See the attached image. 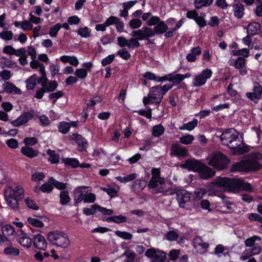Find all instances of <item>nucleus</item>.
<instances>
[{
    "mask_svg": "<svg viewBox=\"0 0 262 262\" xmlns=\"http://www.w3.org/2000/svg\"><path fill=\"white\" fill-rule=\"evenodd\" d=\"M220 138L223 145L228 146L232 149H235V152L238 154H244L249 150L239 137L238 133L234 129H227L222 134Z\"/></svg>",
    "mask_w": 262,
    "mask_h": 262,
    "instance_id": "nucleus-1",
    "label": "nucleus"
},
{
    "mask_svg": "<svg viewBox=\"0 0 262 262\" xmlns=\"http://www.w3.org/2000/svg\"><path fill=\"white\" fill-rule=\"evenodd\" d=\"M261 159V154L259 152L254 153L248 159L233 164L231 167V170L232 172H234L249 171L258 170L260 168V164L258 161Z\"/></svg>",
    "mask_w": 262,
    "mask_h": 262,
    "instance_id": "nucleus-2",
    "label": "nucleus"
},
{
    "mask_svg": "<svg viewBox=\"0 0 262 262\" xmlns=\"http://www.w3.org/2000/svg\"><path fill=\"white\" fill-rule=\"evenodd\" d=\"M4 193L5 200L10 207L14 210H17L19 208V201L24 198L23 188L20 186H17L14 188L8 186L5 188Z\"/></svg>",
    "mask_w": 262,
    "mask_h": 262,
    "instance_id": "nucleus-3",
    "label": "nucleus"
},
{
    "mask_svg": "<svg viewBox=\"0 0 262 262\" xmlns=\"http://www.w3.org/2000/svg\"><path fill=\"white\" fill-rule=\"evenodd\" d=\"M229 163V159L220 152L212 154L208 159V164L219 170L226 168Z\"/></svg>",
    "mask_w": 262,
    "mask_h": 262,
    "instance_id": "nucleus-4",
    "label": "nucleus"
},
{
    "mask_svg": "<svg viewBox=\"0 0 262 262\" xmlns=\"http://www.w3.org/2000/svg\"><path fill=\"white\" fill-rule=\"evenodd\" d=\"M235 180L226 177H218L212 182L213 188L219 189L221 191H233Z\"/></svg>",
    "mask_w": 262,
    "mask_h": 262,
    "instance_id": "nucleus-5",
    "label": "nucleus"
},
{
    "mask_svg": "<svg viewBox=\"0 0 262 262\" xmlns=\"http://www.w3.org/2000/svg\"><path fill=\"white\" fill-rule=\"evenodd\" d=\"M48 239L53 244L62 248H66L70 244L68 237L62 232H50L48 234Z\"/></svg>",
    "mask_w": 262,
    "mask_h": 262,
    "instance_id": "nucleus-6",
    "label": "nucleus"
},
{
    "mask_svg": "<svg viewBox=\"0 0 262 262\" xmlns=\"http://www.w3.org/2000/svg\"><path fill=\"white\" fill-rule=\"evenodd\" d=\"M161 91V86L152 87L150 89L148 96L144 97L143 99V103L144 105H146L149 103L159 104L163 97Z\"/></svg>",
    "mask_w": 262,
    "mask_h": 262,
    "instance_id": "nucleus-7",
    "label": "nucleus"
},
{
    "mask_svg": "<svg viewBox=\"0 0 262 262\" xmlns=\"http://www.w3.org/2000/svg\"><path fill=\"white\" fill-rule=\"evenodd\" d=\"M155 35V32H153V30L147 27H143L142 29L137 31L132 32V36L139 35L138 39L140 40L145 39L147 41L146 45L154 43L153 40L150 39V37H153Z\"/></svg>",
    "mask_w": 262,
    "mask_h": 262,
    "instance_id": "nucleus-8",
    "label": "nucleus"
},
{
    "mask_svg": "<svg viewBox=\"0 0 262 262\" xmlns=\"http://www.w3.org/2000/svg\"><path fill=\"white\" fill-rule=\"evenodd\" d=\"M145 255L151 258L152 262H164L166 257V254L164 252L155 248L148 249L146 251Z\"/></svg>",
    "mask_w": 262,
    "mask_h": 262,
    "instance_id": "nucleus-9",
    "label": "nucleus"
},
{
    "mask_svg": "<svg viewBox=\"0 0 262 262\" xmlns=\"http://www.w3.org/2000/svg\"><path fill=\"white\" fill-rule=\"evenodd\" d=\"M212 74V72L210 69H206L201 74L196 76L193 79V85L194 86H200L206 83L207 80L210 78Z\"/></svg>",
    "mask_w": 262,
    "mask_h": 262,
    "instance_id": "nucleus-10",
    "label": "nucleus"
},
{
    "mask_svg": "<svg viewBox=\"0 0 262 262\" xmlns=\"http://www.w3.org/2000/svg\"><path fill=\"white\" fill-rule=\"evenodd\" d=\"M190 199V193L187 191L186 190H177V200L181 207L184 208L185 204L189 202Z\"/></svg>",
    "mask_w": 262,
    "mask_h": 262,
    "instance_id": "nucleus-11",
    "label": "nucleus"
},
{
    "mask_svg": "<svg viewBox=\"0 0 262 262\" xmlns=\"http://www.w3.org/2000/svg\"><path fill=\"white\" fill-rule=\"evenodd\" d=\"M33 117V114L30 112H25L19 116L16 119L11 121V123L16 127L19 126L27 123L29 120Z\"/></svg>",
    "mask_w": 262,
    "mask_h": 262,
    "instance_id": "nucleus-12",
    "label": "nucleus"
},
{
    "mask_svg": "<svg viewBox=\"0 0 262 262\" xmlns=\"http://www.w3.org/2000/svg\"><path fill=\"white\" fill-rule=\"evenodd\" d=\"M252 190L253 188L250 183H246L239 179L235 180L233 188L234 192H238L241 190L252 191Z\"/></svg>",
    "mask_w": 262,
    "mask_h": 262,
    "instance_id": "nucleus-13",
    "label": "nucleus"
},
{
    "mask_svg": "<svg viewBox=\"0 0 262 262\" xmlns=\"http://www.w3.org/2000/svg\"><path fill=\"white\" fill-rule=\"evenodd\" d=\"M171 154L178 157H186L188 156L189 152L186 148L180 144H174L171 146Z\"/></svg>",
    "mask_w": 262,
    "mask_h": 262,
    "instance_id": "nucleus-14",
    "label": "nucleus"
},
{
    "mask_svg": "<svg viewBox=\"0 0 262 262\" xmlns=\"http://www.w3.org/2000/svg\"><path fill=\"white\" fill-rule=\"evenodd\" d=\"M253 92L247 93V97L251 100L257 103L258 100L260 99L262 95V87L258 83H256L253 88Z\"/></svg>",
    "mask_w": 262,
    "mask_h": 262,
    "instance_id": "nucleus-15",
    "label": "nucleus"
},
{
    "mask_svg": "<svg viewBox=\"0 0 262 262\" xmlns=\"http://www.w3.org/2000/svg\"><path fill=\"white\" fill-rule=\"evenodd\" d=\"M194 247L200 253H205L209 246V244L203 242L200 236H196L193 240Z\"/></svg>",
    "mask_w": 262,
    "mask_h": 262,
    "instance_id": "nucleus-16",
    "label": "nucleus"
},
{
    "mask_svg": "<svg viewBox=\"0 0 262 262\" xmlns=\"http://www.w3.org/2000/svg\"><path fill=\"white\" fill-rule=\"evenodd\" d=\"M86 187L81 186L76 188L74 193V201L75 204L80 203L82 201H83L84 195L88 193V192L85 190Z\"/></svg>",
    "mask_w": 262,
    "mask_h": 262,
    "instance_id": "nucleus-17",
    "label": "nucleus"
},
{
    "mask_svg": "<svg viewBox=\"0 0 262 262\" xmlns=\"http://www.w3.org/2000/svg\"><path fill=\"white\" fill-rule=\"evenodd\" d=\"M71 139L74 140L78 144L79 151H83L86 150L88 143L82 136L77 134H73L71 136Z\"/></svg>",
    "mask_w": 262,
    "mask_h": 262,
    "instance_id": "nucleus-18",
    "label": "nucleus"
},
{
    "mask_svg": "<svg viewBox=\"0 0 262 262\" xmlns=\"http://www.w3.org/2000/svg\"><path fill=\"white\" fill-rule=\"evenodd\" d=\"M203 165V164L199 161L187 160L185 164L182 166L183 167H186L189 170L199 172Z\"/></svg>",
    "mask_w": 262,
    "mask_h": 262,
    "instance_id": "nucleus-19",
    "label": "nucleus"
},
{
    "mask_svg": "<svg viewBox=\"0 0 262 262\" xmlns=\"http://www.w3.org/2000/svg\"><path fill=\"white\" fill-rule=\"evenodd\" d=\"M215 171L203 164L199 171V176L202 179H208L215 175Z\"/></svg>",
    "mask_w": 262,
    "mask_h": 262,
    "instance_id": "nucleus-20",
    "label": "nucleus"
},
{
    "mask_svg": "<svg viewBox=\"0 0 262 262\" xmlns=\"http://www.w3.org/2000/svg\"><path fill=\"white\" fill-rule=\"evenodd\" d=\"M34 246L37 249L40 250H45L47 247V243L43 236L40 234H37L33 237Z\"/></svg>",
    "mask_w": 262,
    "mask_h": 262,
    "instance_id": "nucleus-21",
    "label": "nucleus"
},
{
    "mask_svg": "<svg viewBox=\"0 0 262 262\" xmlns=\"http://www.w3.org/2000/svg\"><path fill=\"white\" fill-rule=\"evenodd\" d=\"M246 59L244 57H238L234 61L233 66L239 70V73L242 75L247 74V70L245 68Z\"/></svg>",
    "mask_w": 262,
    "mask_h": 262,
    "instance_id": "nucleus-22",
    "label": "nucleus"
},
{
    "mask_svg": "<svg viewBox=\"0 0 262 262\" xmlns=\"http://www.w3.org/2000/svg\"><path fill=\"white\" fill-rule=\"evenodd\" d=\"M4 91L7 93H13L14 94H21V91L20 89L15 86L12 83L5 82L3 84Z\"/></svg>",
    "mask_w": 262,
    "mask_h": 262,
    "instance_id": "nucleus-23",
    "label": "nucleus"
},
{
    "mask_svg": "<svg viewBox=\"0 0 262 262\" xmlns=\"http://www.w3.org/2000/svg\"><path fill=\"white\" fill-rule=\"evenodd\" d=\"M20 151L24 155L30 158H33L36 157L39 152L37 149H33L28 146L22 147L20 149Z\"/></svg>",
    "mask_w": 262,
    "mask_h": 262,
    "instance_id": "nucleus-24",
    "label": "nucleus"
},
{
    "mask_svg": "<svg viewBox=\"0 0 262 262\" xmlns=\"http://www.w3.org/2000/svg\"><path fill=\"white\" fill-rule=\"evenodd\" d=\"M246 29L248 34L253 36L260 32V24L257 23H252L248 25Z\"/></svg>",
    "mask_w": 262,
    "mask_h": 262,
    "instance_id": "nucleus-25",
    "label": "nucleus"
},
{
    "mask_svg": "<svg viewBox=\"0 0 262 262\" xmlns=\"http://www.w3.org/2000/svg\"><path fill=\"white\" fill-rule=\"evenodd\" d=\"M201 48L198 46L193 48L190 50V53L186 56V59L189 62H194L196 60V56L201 54Z\"/></svg>",
    "mask_w": 262,
    "mask_h": 262,
    "instance_id": "nucleus-26",
    "label": "nucleus"
},
{
    "mask_svg": "<svg viewBox=\"0 0 262 262\" xmlns=\"http://www.w3.org/2000/svg\"><path fill=\"white\" fill-rule=\"evenodd\" d=\"M32 240L26 233H23L19 238V244L26 248H30L32 245Z\"/></svg>",
    "mask_w": 262,
    "mask_h": 262,
    "instance_id": "nucleus-27",
    "label": "nucleus"
},
{
    "mask_svg": "<svg viewBox=\"0 0 262 262\" xmlns=\"http://www.w3.org/2000/svg\"><path fill=\"white\" fill-rule=\"evenodd\" d=\"M160 186L157 189L153 191V193L157 194L158 193H162L163 195L167 194L169 188L166 187V184L165 183V180L164 178H160L158 180Z\"/></svg>",
    "mask_w": 262,
    "mask_h": 262,
    "instance_id": "nucleus-28",
    "label": "nucleus"
},
{
    "mask_svg": "<svg viewBox=\"0 0 262 262\" xmlns=\"http://www.w3.org/2000/svg\"><path fill=\"white\" fill-rule=\"evenodd\" d=\"M147 182L144 180H137L134 181L132 186L133 191H141L146 186Z\"/></svg>",
    "mask_w": 262,
    "mask_h": 262,
    "instance_id": "nucleus-29",
    "label": "nucleus"
},
{
    "mask_svg": "<svg viewBox=\"0 0 262 262\" xmlns=\"http://www.w3.org/2000/svg\"><path fill=\"white\" fill-rule=\"evenodd\" d=\"M168 30V26L163 21H161L157 24L154 27V30H153V32H155L156 34H163L165 33Z\"/></svg>",
    "mask_w": 262,
    "mask_h": 262,
    "instance_id": "nucleus-30",
    "label": "nucleus"
},
{
    "mask_svg": "<svg viewBox=\"0 0 262 262\" xmlns=\"http://www.w3.org/2000/svg\"><path fill=\"white\" fill-rule=\"evenodd\" d=\"M233 9L235 16L238 18H242L244 15V5L238 3L233 6Z\"/></svg>",
    "mask_w": 262,
    "mask_h": 262,
    "instance_id": "nucleus-31",
    "label": "nucleus"
},
{
    "mask_svg": "<svg viewBox=\"0 0 262 262\" xmlns=\"http://www.w3.org/2000/svg\"><path fill=\"white\" fill-rule=\"evenodd\" d=\"M260 237L257 235H253L249 238H248L245 241V245L246 247H253L256 245L255 242L260 241Z\"/></svg>",
    "mask_w": 262,
    "mask_h": 262,
    "instance_id": "nucleus-32",
    "label": "nucleus"
},
{
    "mask_svg": "<svg viewBox=\"0 0 262 262\" xmlns=\"http://www.w3.org/2000/svg\"><path fill=\"white\" fill-rule=\"evenodd\" d=\"M107 222H113L117 224L125 223L127 221V217L125 216L120 215L110 216L106 219Z\"/></svg>",
    "mask_w": 262,
    "mask_h": 262,
    "instance_id": "nucleus-33",
    "label": "nucleus"
},
{
    "mask_svg": "<svg viewBox=\"0 0 262 262\" xmlns=\"http://www.w3.org/2000/svg\"><path fill=\"white\" fill-rule=\"evenodd\" d=\"M47 154L50 156L48 160L51 163L56 164L58 163L59 161V156L58 154L56 153L55 151L48 149L47 150Z\"/></svg>",
    "mask_w": 262,
    "mask_h": 262,
    "instance_id": "nucleus-34",
    "label": "nucleus"
},
{
    "mask_svg": "<svg viewBox=\"0 0 262 262\" xmlns=\"http://www.w3.org/2000/svg\"><path fill=\"white\" fill-rule=\"evenodd\" d=\"M134 38H130L128 40V44L127 47L129 49H134L135 48H138L140 45L138 41L140 39H138L139 35L132 36Z\"/></svg>",
    "mask_w": 262,
    "mask_h": 262,
    "instance_id": "nucleus-35",
    "label": "nucleus"
},
{
    "mask_svg": "<svg viewBox=\"0 0 262 262\" xmlns=\"http://www.w3.org/2000/svg\"><path fill=\"white\" fill-rule=\"evenodd\" d=\"M2 231L4 236L7 237V236L13 235L15 232L14 228L10 225H7L2 228Z\"/></svg>",
    "mask_w": 262,
    "mask_h": 262,
    "instance_id": "nucleus-36",
    "label": "nucleus"
},
{
    "mask_svg": "<svg viewBox=\"0 0 262 262\" xmlns=\"http://www.w3.org/2000/svg\"><path fill=\"white\" fill-rule=\"evenodd\" d=\"M198 125V120L195 119H193L192 121L187 123L183 124L182 126L179 127L180 130H191L195 128Z\"/></svg>",
    "mask_w": 262,
    "mask_h": 262,
    "instance_id": "nucleus-37",
    "label": "nucleus"
},
{
    "mask_svg": "<svg viewBox=\"0 0 262 262\" xmlns=\"http://www.w3.org/2000/svg\"><path fill=\"white\" fill-rule=\"evenodd\" d=\"M37 76L33 75L26 81V87L28 90H33L37 83Z\"/></svg>",
    "mask_w": 262,
    "mask_h": 262,
    "instance_id": "nucleus-38",
    "label": "nucleus"
},
{
    "mask_svg": "<svg viewBox=\"0 0 262 262\" xmlns=\"http://www.w3.org/2000/svg\"><path fill=\"white\" fill-rule=\"evenodd\" d=\"M60 203L62 205H66L70 201L69 192L67 191H62L59 194Z\"/></svg>",
    "mask_w": 262,
    "mask_h": 262,
    "instance_id": "nucleus-39",
    "label": "nucleus"
},
{
    "mask_svg": "<svg viewBox=\"0 0 262 262\" xmlns=\"http://www.w3.org/2000/svg\"><path fill=\"white\" fill-rule=\"evenodd\" d=\"M48 182L54 185L57 189L64 190L66 188V184L55 180L53 177H50Z\"/></svg>",
    "mask_w": 262,
    "mask_h": 262,
    "instance_id": "nucleus-40",
    "label": "nucleus"
},
{
    "mask_svg": "<svg viewBox=\"0 0 262 262\" xmlns=\"http://www.w3.org/2000/svg\"><path fill=\"white\" fill-rule=\"evenodd\" d=\"M123 256L126 257L125 261L134 262L136 257V254L131 251L128 248H127L123 254Z\"/></svg>",
    "mask_w": 262,
    "mask_h": 262,
    "instance_id": "nucleus-41",
    "label": "nucleus"
},
{
    "mask_svg": "<svg viewBox=\"0 0 262 262\" xmlns=\"http://www.w3.org/2000/svg\"><path fill=\"white\" fill-rule=\"evenodd\" d=\"M70 127L71 124L67 122H61L58 126L59 131L64 134L69 132Z\"/></svg>",
    "mask_w": 262,
    "mask_h": 262,
    "instance_id": "nucleus-42",
    "label": "nucleus"
},
{
    "mask_svg": "<svg viewBox=\"0 0 262 262\" xmlns=\"http://www.w3.org/2000/svg\"><path fill=\"white\" fill-rule=\"evenodd\" d=\"M4 253L6 255L17 256L19 254V250L12 246H8L5 248Z\"/></svg>",
    "mask_w": 262,
    "mask_h": 262,
    "instance_id": "nucleus-43",
    "label": "nucleus"
},
{
    "mask_svg": "<svg viewBox=\"0 0 262 262\" xmlns=\"http://www.w3.org/2000/svg\"><path fill=\"white\" fill-rule=\"evenodd\" d=\"M63 163L67 165H70L73 168H76L79 166L78 161L75 158H66L62 159Z\"/></svg>",
    "mask_w": 262,
    "mask_h": 262,
    "instance_id": "nucleus-44",
    "label": "nucleus"
},
{
    "mask_svg": "<svg viewBox=\"0 0 262 262\" xmlns=\"http://www.w3.org/2000/svg\"><path fill=\"white\" fill-rule=\"evenodd\" d=\"M165 131L164 128L161 124L154 126L152 128V135L155 137H159L162 135Z\"/></svg>",
    "mask_w": 262,
    "mask_h": 262,
    "instance_id": "nucleus-45",
    "label": "nucleus"
},
{
    "mask_svg": "<svg viewBox=\"0 0 262 262\" xmlns=\"http://www.w3.org/2000/svg\"><path fill=\"white\" fill-rule=\"evenodd\" d=\"M137 174L136 173H132L125 177H117V180L121 183H125L134 180L136 178Z\"/></svg>",
    "mask_w": 262,
    "mask_h": 262,
    "instance_id": "nucleus-46",
    "label": "nucleus"
},
{
    "mask_svg": "<svg viewBox=\"0 0 262 262\" xmlns=\"http://www.w3.org/2000/svg\"><path fill=\"white\" fill-rule=\"evenodd\" d=\"M194 140V137L191 135H187L182 136L180 138V142L183 144L188 145L191 144Z\"/></svg>",
    "mask_w": 262,
    "mask_h": 262,
    "instance_id": "nucleus-47",
    "label": "nucleus"
},
{
    "mask_svg": "<svg viewBox=\"0 0 262 262\" xmlns=\"http://www.w3.org/2000/svg\"><path fill=\"white\" fill-rule=\"evenodd\" d=\"M115 233L117 236L125 240L131 239L133 237V235L127 232L117 230Z\"/></svg>",
    "mask_w": 262,
    "mask_h": 262,
    "instance_id": "nucleus-48",
    "label": "nucleus"
},
{
    "mask_svg": "<svg viewBox=\"0 0 262 262\" xmlns=\"http://www.w3.org/2000/svg\"><path fill=\"white\" fill-rule=\"evenodd\" d=\"M117 55H119L122 59L126 60L129 59L131 56L130 54L129 53L126 48H123L118 51L117 52Z\"/></svg>",
    "mask_w": 262,
    "mask_h": 262,
    "instance_id": "nucleus-49",
    "label": "nucleus"
},
{
    "mask_svg": "<svg viewBox=\"0 0 262 262\" xmlns=\"http://www.w3.org/2000/svg\"><path fill=\"white\" fill-rule=\"evenodd\" d=\"M61 28V25L59 23L56 24L51 27L49 31V35L53 37H56L58 32Z\"/></svg>",
    "mask_w": 262,
    "mask_h": 262,
    "instance_id": "nucleus-50",
    "label": "nucleus"
},
{
    "mask_svg": "<svg viewBox=\"0 0 262 262\" xmlns=\"http://www.w3.org/2000/svg\"><path fill=\"white\" fill-rule=\"evenodd\" d=\"M206 189L199 188L195 190L194 192V196L196 200H199L201 199L206 194Z\"/></svg>",
    "mask_w": 262,
    "mask_h": 262,
    "instance_id": "nucleus-51",
    "label": "nucleus"
},
{
    "mask_svg": "<svg viewBox=\"0 0 262 262\" xmlns=\"http://www.w3.org/2000/svg\"><path fill=\"white\" fill-rule=\"evenodd\" d=\"M27 220L29 224L33 225V226L37 227H42L44 226L43 223L37 219L32 217H28Z\"/></svg>",
    "mask_w": 262,
    "mask_h": 262,
    "instance_id": "nucleus-52",
    "label": "nucleus"
},
{
    "mask_svg": "<svg viewBox=\"0 0 262 262\" xmlns=\"http://www.w3.org/2000/svg\"><path fill=\"white\" fill-rule=\"evenodd\" d=\"M77 33L80 36L84 38H88L90 36L89 29L86 27L79 29L77 31Z\"/></svg>",
    "mask_w": 262,
    "mask_h": 262,
    "instance_id": "nucleus-53",
    "label": "nucleus"
},
{
    "mask_svg": "<svg viewBox=\"0 0 262 262\" xmlns=\"http://www.w3.org/2000/svg\"><path fill=\"white\" fill-rule=\"evenodd\" d=\"M88 74L87 70L85 69H78L75 71V75L76 77H78L81 79L85 78Z\"/></svg>",
    "mask_w": 262,
    "mask_h": 262,
    "instance_id": "nucleus-54",
    "label": "nucleus"
},
{
    "mask_svg": "<svg viewBox=\"0 0 262 262\" xmlns=\"http://www.w3.org/2000/svg\"><path fill=\"white\" fill-rule=\"evenodd\" d=\"M49 183H49V182H48V183H44L39 187V189L43 192H45V193L51 192L52 191V190L53 189V186Z\"/></svg>",
    "mask_w": 262,
    "mask_h": 262,
    "instance_id": "nucleus-55",
    "label": "nucleus"
},
{
    "mask_svg": "<svg viewBox=\"0 0 262 262\" xmlns=\"http://www.w3.org/2000/svg\"><path fill=\"white\" fill-rule=\"evenodd\" d=\"M166 239L169 241H173L179 237L178 234L174 231H169L165 235Z\"/></svg>",
    "mask_w": 262,
    "mask_h": 262,
    "instance_id": "nucleus-56",
    "label": "nucleus"
},
{
    "mask_svg": "<svg viewBox=\"0 0 262 262\" xmlns=\"http://www.w3.org/2000/svg\"><path fill=\"white\" fill-rule=\"evenodd\" d=\"M161 21L160 17L156 16H151L147 22V25L148 26H156Z\"/></svg>",
    "mask_w": 262,
    "mask_h": 262,
    "instance_id": "nucleus-57",
    "label": "nucleus"
},
{
    "mask_svg": "<svg viewBox=\"0 0 262 262\" xmlns=\"http://www.w3.org/2000/svg\"><path fill=\"white\" fill-rule=\"evenodd\" d=\"M212 1H195L194 5L197 9H201L203 7H207L212 4Z\"/></svg>",
    "mask_w": 262,
    "mask_h": 262,
    "instance_id": "nucleus-58",
    "label": "nucleus"
},
{
    "mask_svg": "<svg viewBox=\"0 0 262 262\" xmlns=\"http://www.w3.org/2000/svg\"><path fill=\"white\" fill-rule=\"evenodd\" d=\"M64 94L62 91H58L56 93H51L49 95V98L50 99H53L52 101L53 103H55L56 100L58 98L62 97Z\"/></svg>",
    "mask_w": 262,
    "mask_h": 262,
    "instance_id": "nucleus-59",
    "label": "nucleus"
},
{
    "mask_svg": "<svg viewBox=\"0 0 262 262\" xmlns=\"http://www.w3.org/2000/svg\"><path fill=\"white\" fill-rule=\"evenodd\" d=\"M0 37L6 40H9L12 38L13 33L11 31H4L0 33Z\"/></svg>",
    "mask_w": 262,
    "mask_h": 262,
    "instance_id": "nucleus-60",
    "label": "nucleus"
},
{
    "mask_svg": "<svg viewBox=\"0 0 262 262\" xmlns=\"http://www.w3.org/2000/svg\"><path fill=\"white\" fill-rule=\"evenodd\" d=\"M58 84L56 81L53 80L48 82V86H46L45 90L47 92H52L57 88Z\"/></svg>",
    "mask_w": 262,
    "mask_h": 262,
    "instance_id": "nucleus-61",
    "label": "nucleus"
},
{
    "mask_svg": "<svg viewBox=\"0 0 262 262\" xmlns=\"http://www.w3.org/2000/svg\"><path fill=\"white\" fill-rule=\"evenodd\" d=\"M37 142V140L35 137L25 138L24 139V143L26 146H33Z\"/></svg>",
    "mask_w": 262,
    "mask_h": 262,
    "instance_id": "nucleus-62",
    "label": "nucleus"
},
{
    "mask_svg": "<svg viewBox=\"0 0 262 262\" xmlns=\"http://www.w3.org/2000/svg\"><path fill=\"white\" fill-rule=\"evenodd\" d=\"M25 202L28 208L34 210H38V207L33 200L27 198L25 200Z\"/></svg>",
    "mask_w": 262,
    "mask_h": 262,
    "instance_id": "nucleus-63",
    "label": "nucleus"
},
{
    "mask_svg": "<svg viewBox=\"0 0 262 262\" xmlns=\"http://www.w3.org/2000/svg\"><path fill=\"white\" fill-rule=\"evenodd\" d=\"M129 25L132 29H137L141 26L142 21L139 19H133L129 21Z\"/></svg>",
    "mask_w": 262,
    "mask_h": 262,
    "instance_id": "nucleus-64",
    "label": "nucleus"
}]
</instances>
